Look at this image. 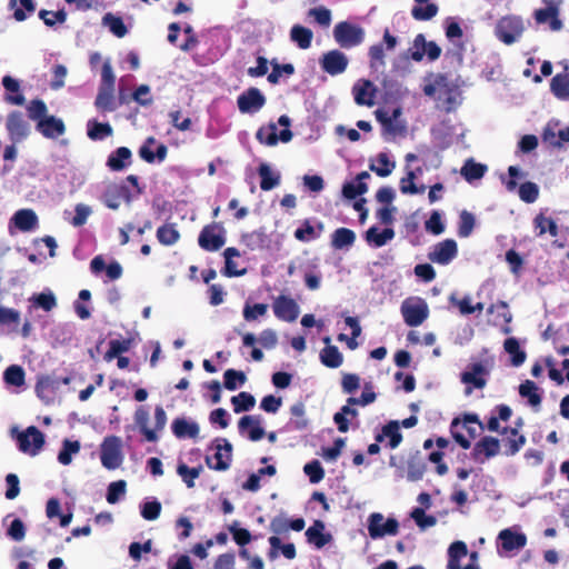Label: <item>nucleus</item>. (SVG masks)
<instances>
[{
  "mask_svg": "<svg viewBox=\"0 0 569 569\" xmlns=\"http://www.w3.org/2000/svg\"><path fill=\"white\" fill-rule=\"evenodd\" d=\"M226 243V229L221 222L206 224L199 233L198 244L208 252L220 250Z\"/></svg>",
  "mask_w": 569,
  "mask_h": 569,
  "instance_id": "nucleus-1",
  "label": "nucleus"
},
{
  "mask_svg": "<svg viewBox=\"0 0 569 569\" xmlns=\"http://www.w3.org/2000/svg\"><path fill=\"white\" fill-rule=\"evenodd\" d=\"M335 41L345 49L359 46L365 40V30L357 24L341 21L333 28Z\"/></svg>",
  "mask_w": 569,
  "mask_h": 569,
  "instance_id": "nucleus-2",
  "label": "nucleus"
},
{
  "mask_svg": "<svg viewBox=\"0 0 569 569\" xmlns=\"http://www.w3.org/2000/svg\"><path fill=\"white\" fill-rule=\"evenodd\" d=\"M401 315L406 325L409 327H418L428 318L429 308L422 298L410 297L401 303Z\"/></svg>",
  "mask_w": 569,
  "mask_h": 569,
  "instance_id": "nucleus-3",
  "label": "nucleus"
},
{
  "mask_svg": "<svg viewBox=\"0 0 569 569\" xmlns=\"http://www.w3.org/2000/svg\"><path fill=\"white\" fill-rule=\"evenodd\" d=\"M18 448L21 452L37 456L44 446L46 439L42 431L36 426H29L17 435Z\"/></svg>",
  "mask_w": 569,
  "mask_h": 569,
  "instance_id": "nucleus-4",
  "label": "nucleus"
},
{
  "mask_svg": "<svg viewBox=\"0 0 569 569\" xmlns=\"http://www.w3.org/2000/svg\"><path fill=\"white\" fill-rule=\"evenodd\" d=\"M398 531L399 522L396 518L385 519L380 512H373L368 517V532L373 540L385 536H396Z\"/></svg>",
  "mask_w": 569,
  "mask_h": 569,
  "instance_id": "nucleus-5",
  "label": "nucleus"
},
{
  "mask_svg": "<svg viewBox=\"0 0 569 569\" xmlns=\"http://www.w3.org/2000/svg\"><path fill=\"white\" fill-rule=\"evenodd\" d=\"M545 8L535 10L533 18L538 24L548 23L551 31H560L563 27L559 18L562 0H542Z\"/></svg>",
  "mask_w": 569,
  "mask_h": 569,
  "instance_id": "nucleus-6",
  "label": "nucleus"
},
{
  "mask_svg": "<svg viewBox=\"0 0 569 569\" xmlns=\"http://www.w3.org/2000/svg\"><path fill=\"white\" fill-rule=\"evenodd\" d=\"M216 453L213 458L207 456V466L216 471H226L232 461V445L226 438H217L213 441Z\"/></svg>",
  "mask_w": 569,
  "mask_h": 569,
  "instance_id": "nucleus-7",
  "label": "nucleus"
},
{
  "mask_svg": "<svg viewBox=\"0 0 569 569\" xmlns=\"http://www.w3.org/2000/svg\"><path fill=\"white\" fill-rule=\"evenodd\" d=\"M523 32L522 20L518 17H503L496 26V37L505 44H512Z\"/></svg>",
  "mask_w": 569,
  "mask_h": 569,
  "instance_id": "nucleus-8",
  "label": "nucleus"
},
{
  "mask_svg": "<svg viewBox=\"0 0 569 569\" xmlns=\"http://www.w3.org/2000/svg\"><path fill=\"white\" fill-rule=\"evenodd\" d=\"M101 463L109 470H114L122 463L121 440L117 436L104 438L100 452Z\"/></svg>",
  "mask_w": 569,
  "mask_h": 569,
  "instance_id": "nucleus-9",
  "label": "nucleus"
},
{
  "mask_svg": "<svg viewBox=\"0 0 569 569\" xmlns=\"http://www.w3.org/2000/svg\"><path fill=\"white\" fill-rule=\"evenodd\" d=\"M133 198V192L126 183L109 184L101 196V200L104 206L112 210H117L120 207L121 201H124L128 204L131 203Z\"/></svg>",
  "mask_w": 569,
  "mask_h": 569,
  "instance_id": "nucleus-10",
  "label": "nucleus"
},
{
  "mask_svg": "<svg viewBox=\"0 0 569 569\" xmlns=\"http://www.w3.org/2000/svg\"><path fill=\"white\" fill-rule=\"evenodd\" d=\"M6 129L9 138L13 143H19L30 134V126L26 121L22 112L13 110L8 113L6 120Z\"/></svg>",
  "mask_w": 569,
  "mask_h": 569,
  "instance_id": "nucleus-11",
  "label": "nucleus"
},
{
  "mask_svg": "<svg viewBox=\"0 0 569 569\" xmlns=\"http://www.w3.org/2000/svg\"><path fill=\"white\" fill-rule=\"evenodd\" d=\"M458 256V244L453 239H445L432 246L428 259L441 266L449 264Z\"/></svg>",
  "mask_w": 569,
  "mask_h": 569,
  "instance_id": "nucleus-12",
  "label": "nucleus"
},
{
  "mask_svg": "<svg viewBox=\"0 0 569 569\" xmlns=\"http://www.w3.org/2000/svg\"><path fill=\"white\" fill-rule=\"evenodd\" d=\"M319 63L323 72L330 76H338L347 70L349 59L342 51L333 49L325 52Z\"/></svg>",
  "mask_w": 569,
  "mask_h": 569,
  "instance_id": "nucleus-13",
  "label": "nucleus"
},
{
  "mask_svg": "<svg viewBox=\"0 0 569 569\" xmlns=\"http://www.w3.org/2000/svg\"><path fill=\"white\" fill-rule=\"evenodd\" d=\"M272 310L279 320L286 322H293L299 316V306L296 300L284 295H280L273 299Z\"/></svg>",
  "mask_w": 569,
  "mask_h": 569,
  "instance_id": "nucleus-14",
  "label": "nucleus"
},
{
  "mask_svg": "<svg viewBox=\"0 0 569 569\" xmlns=\"http://www.w3.org/2000/svg\"><path fill=\"white\" fill-rule=\"evenodd\" d=\"M237 104L241 113H254L266 104V97L258 88L251 87L238 96Z\"/></svg>",
  "mask_w": 569,
  "mask_h": 569,
  "instance_id": "nucleus-15",
  "label": "nucleus"
},
{
  "mask_svg": "<svg viewBox=\"0 0 569 569\" xmlns=\"http://www.w3.org/2000/svg\"><path fill=\"white\" fill-rule=\"evenodd\" d=\"M292 131L290 129H282L278 133L277 124L274 122H270L267 126H262L258 129L256 133V139L266 146H276L278 141H282L284 143L289 142L292 139Z\"/></svg>",
  "mask_w": 569,
  "mask_h": 569,
  "instance_id": "nucleus-16",
  "label": "nucleus"
},
{
  "mask_svg": "<svg viewBox=\"0 0 569 569\" xmlns=\"http://www.w3.org/2000/svg\"><path fill=\"white\" fill-rule=\"evenodd\" d=\"M415 51L410 57L413 61H421L423 56L427 54L430 61L439 59L441 56V48L435 41H427L422 33H419L413 39Z\"/></svg>",
  "mask_w": 569,
  "mask_h": 569,
  "instance_id": "nucleus-17",
  "label": "nucleus"
},
{
  "mask_svg": "<svg viewBox=\"0 0 569 569\" xmlns=\"http://www.w3.org/2000/svg\"><path fill=\"white\" fill-rule=\"evenodd\" d=\"M468 423H477L481 430H483V423L480 421L477 413H465L462 418L456 417L450 425V432L455 441L462 448V449H469L471 447V441L467 437H465L462 433L457 431V427L468 426Z\"/></svg>",
  "mask_w": 569,
  "mask_h": 569,
  "instance_id": "nucleus-18",
  "label": "nucleus"
},
{
  "mask_svg": "<svg viewBox=\"0 0 569 569\" xmlns=\"http://www.w3.org/2000/svg\"><path fill=\"white\" fill-rule=\"evenodd\" d=\"M499 450L500 441L495 437L486 436L476 442L471 456L475 461L483 462L481 456H483L485 459H490L497 456Z\"/></svg>",
  "mask_w": 569,
  "mask_h": 569,
  "instance_id": "nucleus-19",
  "label": "nucleus"
},
{
  "mask_svg": "<svg viewBox=\"0 0 569 569\" xmlns=\"http://www.w3.org/2000/svg\"><path fill=\"white\" fill-rule=\"evenodd\" d=\"M377 89L370 80L361 79L352 87L355 102L359 106L372 107Z\"/></svg>",
  "mask_w": 569,
  "mask_h": 569,
  "instance_id": "nucleus-20",
  "label": "nucleus"
},
{
  "mask_svg": "<svg viewBox=\"0 0 569 569\" xmlns=\"http://www.w3.org/2000/svg\"><path fill=\"white\" fill-rule=\"evenodd\" d=\"M36 129L47 139H57L64 134L66 124L62 119L54 116H48L44 119H40Z\"/></svg>",
  "mask_w": 569,
  "mask_h": 569,
  "instance_id": "nucleus-21",
  "label": "nucleus"
},
{
  "mask_svg": "<svg viewBox=\"0 0 569 569\" xmlns=\"http://www.w3.org/2000/svg\"><path fill=\"white\" fill-rule=\"evenodd\" d=\"M498 542L502 550L510 552L522 549L527 545V536L507 528L499 532Z\"/></svg>",
  "mask_w": 569,
  "mask_h": 569,
  "instance_id": "nucleus-22",
  "label": "nucleus"
},
{
  "mask_svg": "<svg viewBox=\"0 0 569 569\" xmlns=\"http://www.w3.org/2000/svg\"><path fill=\"white\" fill-rule=\"evenodd\" d=\"M326 525L321 520H315L312 526H310L305 536L307 541L313 545L317 549L323 548L332 540V536L329 532H325Z\"/></svg>",
  "mask_w": 569,
  "mask_h": 569,
  "instance_id": "nucleus-23",
  "label": "nucleus"
},
{
  "mask_svg": "<svg viewBox=\"0 0 569 569\" xmlns=\"http://www.w3.org/2000/svg\"><path fill=\"white\" fill-rule=\"evenodd\" d=\"M156 142L157 141L153 137H148L139 149L140 158L148 163H153L156 160L162 162L167 158L168 148L164 143H159L156 152L151 150V146H153Z\"/></svg>",
  "mask_w": 569,
  "mask_h": 569,
  "instance_id": "nucleus-24",
  "label": "nucleus"
},
{
  "mask_svg": "<svg viewBox=\"0 0 569 569\" xmlns=\"http://www.w3.org/2000/svg\"><path fill=\"white\" fill-rule=\"evenodd\" d=\"M260 417L257 416H243L238 422L240 433H248V438L251 441H259L264 436V430L260 426Z\"/></svg>",
  "mask_w": 569,
  "mask_h": 569,
  "instance_id": "nucleus-25",
  "label": "nucleus"
},
{
  "mask_svg": "<svg viewBox=\"0 0 569 569\" xmlns=\"http://www.w3.org/2000/svg\"><path fill=\"white\" fill-rule=\"evenodd\" d=\"M131 150L127 147H119L109 154L107 166L112 171H122L131 164Z\"/></svg>",
  "mask_w": 569,
  "mask_h": 569,
  "instance_id": "nucleus-26",
  "label": "nucleus"
},
{
  "mask_svg": "<svg viewBox=\"0 0 569 569\" xmlns=\"http://www.w3.org/2000/svg\"><path fill=\"white\" fill-rule=\"evenodd\" d=\"M501 433L507 435L502 440L506 456H515L526 443V437L520 435L517 428H503Z\"/></svg>",
  "mask_w": 569,
  "mask_h": 569,
  "instance_id": "nucleus-27",
  "label": "nucleus"
},
{
  "mask_svg": "<svg viewBox=\"0 0 569 569\" xmlns=\"http://www.w3.org/2000/svg\"><path fill=\"white\" fill-rule=\"evenodd\" d=\"M330 337L323 338L327 346L320 351V361L323 366L336 369L342 365L343 357L338 347L330 345Z\"/></svg>",
  "mask_w": 569,
  "mask_h": 569,
  "instance_id": "nucleus-28",
  "label": "nucleus"
},
{
  "mask_svg": "<svg viewBox=\"0 0 569 569\" xmlns=\"http://www.w3.org/2000/svg\"><path fill=\"white\" fill-rule=\"evenodd\" d=\"M385 438H389V447L396 449L402 441V435L400 432V422L398 420H390L387 422L375 439L377 442H382Z\"/></svg>",
  "mask_w": 569,
  "mask_h": 569,
  "instance_id": "nucleus-29",
  "label": "nucleus"
},
{
  "mask_svg": "<svg viewBox=\"0 0 569 569\" xmlns=\"http://www.w3.org/2000/svg\"><path fill=\"white\" fill-rule=\"evenodd\" d=\"M532 223L537 237L549 233L552 238H556L559 234L557 222L552 218L546 217L542 211L536 214Z\"/></svg>",
  "mask_w": 569,
  "mask_h": 569,
  "instance_id": "nucleus-30",
  "label": "nucleus"
},
{
  "mask_svg": "<svg viewBox=\"0 0 569 569\" xmlns=\"http://www.w3.org/2000/svg\"><path fill=\"white\" fill-rule=\"evenodd\" d=\"M488 370L481 362H476L470 366V370L461 373V381L467 385H472L477 389H482L486 386V379L481 376L487 375Z\"/></svg>",
  "mask_w": 569,
  "mask_h": 569,
  "instance_id": "nucleus-31",
  "label": "nucleus"
},
{
  "mask_svg": "<svg viewBox=\"0 0 569 569\" xmlns=\"http://www.w3.org/2000/svg\"><path fill=\"white\" fill-rule=\"evenodd\" d=\"M173 435L179 438L196 439L199 436V426L197 422L188 421L184 418H177L171 425Z\"/></svg>",
  "mask_w": 569,
  "mask_h": 569,
  "instance_id": "nucleus-32",
  "label": "nucleus"
},
{
  "mask_svg": "<svg viewBox=\"0 0 569 569\" xmlns=\"http://www.w3.org/2000/svg\"><path fill=\"white\" fill-rule=\"evenodd\" d=\"M14 226L22 232H29L38 226V217L31 209H20L13 217Z\"/></svg>",
  "mask_w": 569,
  "mask_h": 569,
  "instance_id": "nucleus-33",
  "label": "nucleus"
},
{
  "mask_svg": "<svg viewBox=\"0 0 569 569\" xmlns=\"http://www.w3.org/2000/svg\"><path fill=\"white\" fill-rule=\"evenodd\" d=\"M356 233L349 228H338L331 234V247L335 250L348 249L355 244Z\"/></svg>",
  "mask_w": 569,
  "mask_h": 569,
  "instance_id": "nucleus-34",
  "label": "nucleus"
},
{
  "mask_svg": "<svg viewBox=\"0 0 569 569\" xmlns=\"http://www.w3.org/2000/svg\"><path fill=\"white\" fill-rule=\"evenodd\" d=\"M418 6L411 9V16L417 21H428L438 14L439 8L429 0H415Z\"/></svg>",
  "mask_w": 569,
  "mask_h": 569,
  "instance_id": "nucleus-35",
  "label": "nucleus"
},
{
  "mask_svg": "<svg viewBox=\"0 0 569 569\" xmlns=\"http://www.w3.org/2000/svg\"><path fill=\"white\" fill-rule=\"evenodd\" d=\"M134 421L140 430V432L144 436L146 440L149 442H156L159 439L156 430H151L148 427L149 421V412L144 407H139L134 412Z\"/></svg>",
  "mask_w": 569,
  "mask_h": 569,
  "instance_id": "nucleus-36",
  "label": "nucleus"
},
{
  "mask_svg": "<svg viewBox=\"0 0 569 569\" xmlns=\"http://www.w3.org/2000/svg\"><path fill=\"white\" fill-rule=\"evenodd\" d=\"M2 84L9 93H13L6 94V102L14 106H22L24 103V96L20 92V84L16 79L10 76H4L2 78Z\"/></svg>",
  "mask_w": 569,
  "mask_h": 569,
  "instance_id": "nucleus-37",
  "label": "nucleus"
},
{
  "mask_svg": "<svg viewBox=\"0 0 569 569\" xmlns=\"http://www.w3.org/2000/svg\"><path fill=\"white\" fill-rule=\"evenodd\" d=\"M468 555V548L463 541H455L448 548L447 569H461L460 560Z\"/></svg>",
  "mask_w": 569,
  "mask_h": 569,
  "instance_id": "nucleus-38",
  "label": "nucleus"
},
{
  "mask_svg": "<svg viewBox=\"0 0 569 569\" xmlns=\"http://www.w3.org/2000/svg\"><path fill=\"white\" fill-rule=\"evenodd\" d=\"M290 39L300 49L306 50L311 47L313 32L301 24H295L290 30Z\"/></svg>",
  "mask_w": 569,
  "mask_h": 569,
  "instance_id": "nucleus-39",
  "label": "nucleus"
},
{
  "mask_svg": "<svg viewBox=\"0 0 569 569\" xmlns=\"http://www.w3.org/2000/svg\"><path fill=\"white\" fill-rule=\"evenodd\" d=\"M113 133L112 127L108 122L89 120L87 123V136L92 141L103 140Z\"/></svg>",
  "mask_w": 569,
  "mask_h": 569,
  "instance_id": "nucleus-40",
  "label": "nucleus"
},
{
  "mask_svg": "<svg viewBox=\"0 0 569 569\" xmlns=\"http://www.w3.org/2000/svg\"><path fill=\"white\" fill-rule=\"evenodd\" d=\"M395 238V231L392 228H386L382 231L373 226L366 231V240L369 243H373L375 247L380 248L388 241Z\"/></svg>",
  "mask_w": 569,
  "mask_h": 569,
  "instance_id": "nucleus-41",
  "label": "nucleus"
},
{
  "mask_svg": "<svg viewBox=\"0 0 569 569\" xmlns=\"http://www.w3.org/2000/svg\"><path fill=\"white\" fill-rule=\"evenodd\" d=\"M269 543L271 547L269 550V553H268L270 559L277 558V556H278L277 550H279V549L281 550V553L283 555V557L288 560H292L297 556L295 545L293 543L282 545L280 538L277 536H271L269 538Z\"/></svg>",
  "mask_w": 569,
  "mask_h": 569,
  "instance_id": "nucleus-42",
  "label": "nucleus"
},
{
  "mask_svg": "<svg viewBox=\"0 0 569 569\" xmlns=\"http://www.w3.org/2000/svg\"><path fill=\"white\" fill-rule=\"evenodd\" d=\"M550 90L559 100H569V74L557 73L550 82Z\"/></svg>",
  "mask_w": 569,
  "mask_h": 569,
  "instance_id": "nucleus-43",
  "label": "nucleus"
},
{
  "mask_svg": "<svg viewBox=\"0 0 569 569\" xmlns=\"http://www.w3.org/2000/svg\"><path fill=\"white\" fill-rule=\"evenodd\" d=\"M375 116L376 119L381 123L383 131L386 133L395 137L398 134H402L405 132V127L397 123L396 121H392V118L387 111L382 109H377L375 111Z\"/></svg>",
  "mask_w": 569,
  "mask_h": 569,
  "instance_id": "nucleus-44",
  "label": "nucleus"
},
{
  "mask_svg": "<svg viewBox=\"0 0 569 569\" xmlns=\"http://www.w3.org/2000/svg\"><path fill=\"white\" fill-rule=\"evenodd\" d=\"M487 166L476 162L473 159H468L461 168V176L468 181L481 179L487 172Z\"/></svg>",
  "mask_w": 569,
  "mask_h": 569,
  "instance_id": "nucleus-45",
  "label": "nucleus"
},
{
  "mask_svg": "<svg viewBox=\"0 0 569 569\" xmlns=\"http://www.w3.org/2000/svg\"><path fill=\"white\" fill-rule=\"evenodd\" d=\"M260 177V188L263 191H269L280 183V174L273 173L267 163H261L258 168Z\"/></svg>",
  "mask_w": 569,
  "mask_h": 569,
  "instance_id": "nucleus-46",
  "label": "nucleus"
},
{
  "mask_svg": "<svg viewBox=\"0 0 569 569\" xmlns=\"http://www.w3.org/2000/svg\"><path fill=\"white\" fill-rule=\"evenodd\" d=\"M503 348L511 356L512 366L519 367L525 362L527 355L520 348L519 341L515 337L507 338L503 342Z\"/></svg>",
  "mask_w": 569,
  "mask_h": 569,
  "instance_id": "nucleus-47",
  "label": "nucleus"
},
{
  "mask_svg": "<svg viewBox=\"0 0 569 569\" xmlns=\"http://www.w3.org/2000/svg\"><path fill=\"white\" fill-rule=\"evenodd\" d=\"M157 239L163 246H173L180 239L174 223H166L157 229Z\"/></svg>",
  "mask_w": 569,
  "mask_h": 569,
  "instance_id": "nucleus-48",
  "label": "nucleus"
},
{
  "mask_svg": "<svg viewBox=\"0 0 569 569\" xmlns=\"http://www.w3.org/2000/svg\"><path fill=\"white\" fill-rule=\"evenodd\" d=\"M29 300L34 308H40L47 312L57 307V298L51 290L36 293Z\"/></svg>",
  "mask_w": 569,
  "mask_h": 569,
  "instance_id": "nucleus-49",
  "label": "nucleus"
},
{
  "mask_svg": "<svg viewBox=\"0 0 569 569\" xmlns=\"http://www.w3.org/2000/svg\"><path fill=\"white\" fill-rule=\"evenodd\" d=\"M3 380L8 386L22 387L26 383L24 369L19 365L9 366L3 372Z\"/></svg>",
  "mask_w": 569,
  "mask_h": 569,
  "instance_id": "nucleus-50",
  "label": "nucleus"
},
{
  "mask_svg": "<svg viewBox=\"0 0 569 569\" xmlns=\"http://www.w3.org/2000/svg\"><path fill=\"white\" fill-rule=\"evenodd\" d=\"M290 412L292 418L289 421V426L293 430H305L307 429L309 421L305 417L306 408L302 402H297L291 406Z\"/></svg>",
  "mask_w": 569,
  "mask_h": 569,
  "instance_id": "nucleus-51",
  "label": "nucleus"
},
{
  "mask_svg": "<svg viewBox=\"0 0 569 569\" xmlns=\"http://www.w3.org/2000/svg\"><path fill=\"white\" fill-rule=\"evenodd\" d=\"M519 395L522 398H527L528 402L532 407H538L541 403V395L539 393V388L531 380H526L519 386Z\"/></svg>",
  "mask_w": 569,
  "mask_h": 569,
  "instance_id": "nucleus-52",
  "label": "nucleus"
},
{
  "mask_svg": "<svg viewBox=\"0 0 569 569\" xmlns=\"http://www.w3.org/2000/svg\"><path fill=\"white\" fill-rule=\"evenodd\" d=\"M113 91L114 89L99 88L94 106L103 112L113 111L116 109Z\"/></svg>",
  "mask_w": 569,
  "mask_h": 569,
  "instance_id": "nucleus-53",
  "label": "nucleus"
},
{
  "mask_svg": "<svg viewBox=\"0 0 569 569\" xmlns=\"http://www.w3.org/2000/svg\"><path fill=\"white\" fill-rule=\"evenodd\" d=\"M102 23L118 38H123L128 33V29L120 17H116L108 12L102 17Z\"/></svg>",
  "mask_w": 569,
  "mask_h": 569,
  "instance_id": "nucleus-54",
  "label": "nucleus"
},
{
  "mask_svg": "<svg viewBox=\"0 0 569 569\" xmlns=\"http://www.w3.org/2000/svg\"><path fill=\"white\" fill-rule=\"evenodd\" d=\"M231 403L233 406V411L236 413H240L243 411H249L256 405L254 397L246 391H241L237 396L231 398Z\"/></svg>",
  "mask_w": 569,
  "mask_h": 569,
  "instance_id": "nucleus-55",
  "label": "nucleus"
},
{
  "mask_svg": "<svg viewBox=\"0 0 569 569\" xmlns=\"http://www.w3.org/2000/svg\"><path fill=\"white\" fill-rule=\"evenodd\" d=\"M426 471V463L420 453L411 456L408 460V479L411 481L420 480Z\"/></svg>",
  "mask_w": 569,
  "mask_h": 569,
  "instance_id": "nucleus-56",
  "label": "nucleus"
},
{
  "mask_svg": "<svg viewBox=\"0 0 569 569\" xmlns=\"http://www.w3.org/2000/svg\"><path fill=\"white\" fill-rule=\"evenodd\" d=\"M247 381V377L243 371L236 369H227L223 373V386L228 390H236Z\"/></svg>",
  "mask_w": 569,
  "mask_h": 569,
  "instance_id": "nucleus-57",
  "label": "nucleus"
},
{
  "mask_svg": "<svg viewBox=\"0 0 569 569\" xmlns=\"http://www.w3.org/2000/svg\"><path fill=\"white\" fill-rule=\"evenodd\" d=\"M202 468H190L186 463L180 462L177 467V473L182 478L188 488L194 487V480L200 476Z\"/></svg>",
  "mask_w": 569,
  "mask_h": 569,
  "instance_id": "nucleus-58",
  "label": "nucleus"
},
{
  "mask_svg": "<svg viewBox=\"0 0 569 569\" xmlns=\"http://www.w3.org/2000/svg\"><path fill=\"white\" fill-rule=\"evenodd\" d=\"M80 451V442L79 441H71L66 439L62 443V449L60 450L58 455V461L63 465L68 466L71 463L72 455L78 453Z\"/></svg>",
  "mask_w": 569,
  "mask_h": 569,
  "instance_id": "nucleus-59",
  "label": "nucleus"
},
{
  "mask_svg": "<svg viewBox=\"0 0 569 569\" xmlns=\"http://www.w3.org/2000/svg\"><path fill=\"white\" fill-rule=\"evenodd\" d=\"M131 347V340L130 339H123V340H111L109 342V349L104 353V360L111 361L116 357L120 356L123 352H127Z\"/></svg>",
  "mask_w": 569,
  "mask_h": 569,
  "instance_id": "nucleus-60",
  "label": "nucleus"
},
{
  "mask_svg": "<svg viewBox=\"0 0 569 569\" xmlns=\"http://www.w3.org/2000/svg\"><path fill=\"white\" fill-rule=\"evenodd\" d=\"M539 187L537 183L526 181L519 186V198L526 203H533L539 198Z\"/></svg>",
  "mask_w": 569,
  "mask_h": 569,
  "instance_id": "nucleus-61",
  "label": "nucleus"
},
{
  "mask_svg": "<svg viewBox=\"0 0 569 569\" xmlns=\"http://www.w3.org/2000/svg\"><path fill=\"white\" fill-rule=\"evenodd\" d=\"M28 117L37 121V123L40 121V119H44L48 117V108L43 100L41 99H33L30 101V103L27 107Z\"/></svg>",
  "mask_w": 569,
  "mask_h": 569,
  "instance_id": "nucleus-62",
  "label": "nucleus"
},
{
  "mask_svg": "<svg viewBox=\"0 0 569 569\" xmlns=\"http://www.w3.org/2000/svg\"><path fill=\"white\" fill-rule=\"evenodd\" d=\"M410 517L415 520L416 525L422 530L429 527H433L437 523L436 517L427 515L425 509L420 507L415 508L411 511Z\"/></svg>",
  "mask_w": 569,
  "mask_h": 569,
  "instance_id": "nucleus-63",
  "label": "nucleus"
},
{
  "mask_svg": "<svg viewBox=\"0 0 569 569\" xmlns=\"http://www.w3.org/2000/svg\"><path fill=\"white\" fill-rule=\"evenodd\" d=\"M458 236L460 238H467L472 233L475 228V217L471 212L463 210L459 217Z\"/></svg>",
  "mask_w": 569,
  "mask_h": 569,
  "instance_id": "nucleus-64",
  "label": "nucleus"
}]
</instances>
